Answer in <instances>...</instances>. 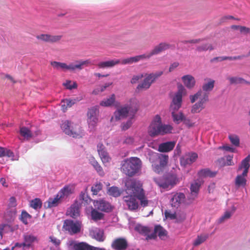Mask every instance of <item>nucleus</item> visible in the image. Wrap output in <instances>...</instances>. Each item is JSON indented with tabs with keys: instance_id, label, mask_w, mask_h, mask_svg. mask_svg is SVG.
<instances>
[{
	"instance_id": "nucleus-63",
	"label": "nucleus",
	"mask_w": 250,
	"mask_h": 250,
	"mask_svg": "<svg viewBox=\"0 0 250 250\" xmlns=\"http://www.w3.org/2000/svg\"><path fill=\"white\" fill-rule=\"evenodd\" d=\"M240 32L241 33L245 34L250 33V28L244 26H241L240 27Z\"/></svg>"
},
{
	"instance_id": "nucleus-17",
	"label": "nucleus",
	"mask_w": 250,
	"mask_h": 250,
	"mask_svg": "<svg viewBox=\"0 0 250 250\" xmlns=\"http://www.w3.org/2000/svg\"><path fill=\"white\" fill-rule=\"evenodd\" d=\"M97 149L103 163L105 165L106 164L109 163L111 159L104 146L102 143H99L97 145Z\"/></svg>"
},
{
	"instance_id": "nucleus-56",
	"label": "nucleus",
	"mask_w": 250,
	"mask_h": 250,
	"mask_svg": "<svg viewBox=\"0 0 250 250\" xmlns=\"http://www.w3.org/2000/svg\"><path fill=\"white\" fill-rule=\"evenodd\" d=\"M99 113V110L98 108L96 106L92 107L89 109H88L87 112V117H93V116H98Z\"/></svg>"
},
{
	"instance_id": "nucleus-59",
	"label": "nucleus",
	"mask_w": 250,
	"mask_h": 250,
	"mask_svg": "<svg viewBox=\"0 0 250 250\" xmlns=\"http://www.w3.org/2000/svg\"><path fill=\"white\" fill-rule=\"evenodd\" d=\"M132 124L131 120H128L126 122L122 124V129L123 130H126L130 128Z\"/></svg>"
},
{
	"instance_id": "nucleus-27",
	"label": "nucleus",
	"mask_w": 250,
	"mask_h": 250,
	"mask_svg": "<svg viewBox=\"0 0 250 250\" xmlns=\"http://www.w3.org/2000/svg\"><path fill=\"white\" fill-rule=\"evenodd\" d=\"M74 247L75 250H105L104 248L95 247L84 242L76 244Z\"/></svg>"
},
{
	"instance_id": "nucleus-28",
	"label": "nucleus",
	"mask_w": 250,
	"mask_h": 250,
	"mask_svg": "<svg viewBox=\"0 0 250 250\" xmlns=\"http://www.w3.org/2000/svg\"><path fill=\"white\" fill-rule=\"evenodd\" d=\"M24 242L21 244L22 247H26L29 248L31 247L32 244L36 241H37V238L31 234H26L23 236Z\"/></svg>"
},
{
	"instance_id": "nucleus-62",
	"label": "nucleus",
	"mask_w": 250,
	"mask_h": 250,
	"mask_svg": "<svg viewBox=\"0 0 250 250\" xmlns=\"http://www.w3.org/2000/svg\"><path fill=\"white\" fill-rule=\"evenodd\" d=\"M246 56L245 55H239L236 56H227V60L232 61V60H241L243 58H245Z\"/></svg>"
},
{
	"instance_id": "nucleus-57",
	"label": "nucleus",
	"mask_w": 250,
	"mask_h": 250,
	"mask_svg": "<svg viewBox=\"0 0 250 250\" xmlns=\"http://www.w3.org/2000/svg\"><path fill=\"white\" fill-rule=\"evenodd\" d=\"M134 143V139L131 136L125 137L123 140L122 143L125 145H132Z\"/></svg>"
},
{
	"instance_id": "nucleus-31",
	"label": "nucleus",
	"mask_w": 250,
	"mask_h": 250,
	"mask_svg": "<svg viewBox=\"0 0 250 250\" xmlns=\"http://www.w3.org/2000/svg\"><path fill=\"white\" fill-rule=\"evenodd\" d=\"M200 186V184L196 181L191 184L190 189L191 195L193 196L192 199H194L195 198L197 197Z\"/></svg>"
},
{
	"instance_id": "nucleus-60",
	"label": "nucleus",
	"mask_w": 250,
	"mask_h": 250,
	"mask_svg": "<svg viewBox=\"0 0 250 250\" xmlns=\"http://www.w3.org/2000/svg\"><path fill=\"white\" fill-rule=\"evenodd\" d=\"M233 155H228L226 157V162L225 165L227 166H233L234 163L232 161Z\"/></svg>"
},
{
	"instance_id": "nucleus-41",
	"label": "nucleus",
	"mask_w": 250,
	"mask_h": 250,
	"mask_svg": "<svg viewBox=\"0 0 250 250\" xmlns=\"http://www.w3.org/2000/svg\"><path fill=\"white\" fill-rule=\"evenodd\" d=\"M208 237V234H203L198 235L196 239L194 240L193 245L194 246H198L205 242Z\"/></svg>"
},
{
	"instance_id": "nucleus-20",
	"label": "nucleus",
	"mask_w": 250,
	"mask_h": 250,
	"mask_svg": "<svg viewBox=\"0 0 250 250\" xmlns=\"http://www.w3.org/2000/svg\"><path fill=\"white\" fill-rule=\"evenodd\" d=\"M80 204L78 201H75L67 209L66 215L70 217L76 218L80 215Z\"/></svg>"
},
{
	"instance_id": "nucleus-52",
	"label": "nucleus",
	"mask_w": 250,
	"mask_h": 250,
	"mask_svg": "<svg viewBox=\"0 0 250 250\" xmlns=\"http://www.w3.org/2000/svg\"><path fill=\"white\" fill-rule=\"evenodd\" d=\"M94 238L99 242L104 241V232L100 230H96L94 232Z\"/></svg>"
},
{
	"instance_id": "nucleus-30",
	"label": "nucleus",
	"mask_w": 250,
	"mask_h": 250,
	"mask_svg": "<svg viewBox=\"0 0 250 250\" xmlns=\"http://www.w3.org/2000/svg\"><path fill=\"white\" fill-rule=\"evenodd\" d=\"M90 163L100 176L104 175V173L103 168L94 157L90 159Z\"/></svg>"
},
{
	"instance_id": "nucleus-44",
	"label": "nucleus",
	"mask_w": 250,
	"mask_h": 250,
	"mask_svg": "<svg viewBox=\"0 0 250 250\" xmlns=\"http://www.w3.org/2000/svg\"><path fill=\"white\" fill-rule=\"evenodd\" d=\"M7 156L8 157H14L13 152L6 148L0 146V157Z\"/></svg>"
},
{
	"instance_id": "nucleus-40",
	"label": "nucleus",
	"mask_w": 250,
	"mask_h": 250,
	"mask_svg": "<svg viewBox=\"0 0 250 250\" xmlns=\"http://www.w3.org/2000/svg\"><path fill=\"white\" fill-rule=\"evenodd\" d=\"M115 101V95L113 94L111 95V96L107 98L106 99H104L101 102L100 104L103 106H109L112 105V104Z\"/></svg>"
},
{
	"instance_id": "nucleus-34",
	"label": "nucleus",
	"mask_w": 250,
	"mask_h": 250,
	"mask_svg": "<svg viewBox=\"0 0 250 250\" xmlns=\"http://www.w3.org/2000/svg\"><path fill=\"white\" fill-rule=\"evenodd\" d=\"M198 175L202 177H213L216 175V172L211 171L208 168L201 169L198 173Z\"/></svg>"
},
{
	"instance_id": "nucleus-24",
	"label": "nucleus",
	"mask_w": 250,
	"mask_h": 250,
	"mask_svg": "<svg viewBox=\"0 0 250 250\" xmlns=\"http://www.w3.org/2000/svg\"><path fill=\"white\" fill-rule=\"evenodd\" d=\"M175 146V142L169 141L159 145L158 150L161 152H167L172 150Z\"/></svg>"
},
{
	"instance_id": "nucleus-2",
	"label": "nucleus",
	"mask_w": 250,
	"mask_h": 250,
	"mask_svg": "<svg viewBox=\"0 0 250 250\" xmlns=\"http://www.w3.org/2000/svg\"><path fill=\"white\" fill-rule=\"evenodd\" d=\"M142 167V162L140 158L131 157L122 161L121 170L126 175L132 177L141 170Z\"/></svg>"
},
{
	"instance_id": "nucleus-64",
	"label": "nucleus",
	"mask_w": 250,
	"mask_h": 250,
	"mask_svg": "<svg viewBox=\"0 0 250 250\" xmlns=\"http://www.w3.org/2000/svg\"><path fill=\"white\" fill-rule=\"evenodd\" d=\"M165 216L167 218H169L171 219H175L177 218L175 213H171L170 212L167 211L165 212Z\"/></svg>"
},
{
	"instance_id": "nucleus-33",
	"label": "nucleus",
	"mask_w": 250,
	"mask_h": 250,
	"mask_svg": "<svg viewBox=\"0 0 250 250\" xmlns=\"http://www.w3.org/2000/svg\"><path fill=\"white\" fill-rule=\"evenodd\" d=\"M154 231L156 235L162 240L165 239L167 237V231L160 225L155 226Z\"/></svg>"
},
{
	"instance_id": "nucleus-46",
	"label": "nucleus",
	"mask_w": 250,
	"mask_h": 250,
	"mask_svg": "<svg viewBox=\"0 0 250 250\" xmlns=\"http://www.w3.org/2000/svg\"><path fill=\"white\" fill-rule=\"evenodd\" d=\"M30 205L34 209H38L42 208V202L40 199L35 198L30 201Z\"/></svg>"
},
{
	"instance_id": "nucleus-58",
	"label": "nucleus",
	"mask_w": 250,
	"mask_h": 250,
	"mask_svg": "<svg viewBox=\"0 0 250 250\" xmlns=\"http://www.w3.org/2000/svg\"><path fill=\"white\" fill-rule=\"evenodd\" d=\"M80 199L82 200V203H84L86 204H89L91 199L88 197V196L84 193L81 192L80 195Z\"/></svg>"
},
{
	"instance_id": "nucleus-22",
	"label": "nucleus",
	"mask_w": 250,
	"mask_h": 250,
	"mask_svg": "<svg viewBox=\"0 0 250 250\" xmlns=\"http://www.w3.org/2000/svg\"><path fill=\"white\" fill-rule=\"evenodd\" d=\"M185 198V195L183 193H175L170 199L171 205L172 207L178 208L182 203H184Z\"/></svg>"
},
{
	"instance_id": "nucleus-3",
	"label": "nucleus",
	"mask_w": 250,
	"mask_h": 250,
	"mask_svg": "<svg viewBox=\"0 0 250 250\" xmlns=\"http://www.w3.org/2000/svg\"><path fill=\"white\" fill-rule=\"evenodd\" d=\"M250 167V155H249L244 159L239 165L237 172L242 171V173L238 174L235 177L234 184L237 188H244L247 185V177Z\"/></svg>"
},
{
	"instance_id": "nucleus-48",
	"label": "nucleus",
	"mask_w": 250,
	"mask_h": 250,
	"mask_svg": "<svg viewBox=\"0 0 250 250\" xmlns=\"http://www.w3.org/2000/svg\"><path fill=\"white\" fill-rule=\"evenodd\" d=\"M235 208L234 207L233 211L232 212H230L229 211H226L224 214L222 215L218 220L219 223H222L226 220L229 219L230 218L233 212L235 211Z\"/></svg>"
},
{
	"instance_id": "nucleus-47",
	"label": "nucleus",
	"mask_w": 250,
	"mask_h": 250,
	"mask_svg": "<svg viewBox=\"0 0 250 250\" xmlns=\"http://www.w3.org/2000/svg\"><path fill=\"white\" fill-rule=\"evenodd\" d=\"M214 49V48L212 46V45L210 43H205L204 44H202L201 45L198 46L196 47V50L198 52H203V51H206L208 50H212Z\"/></svg>"
},
{
	"instance_id": "nucleus-29",
	"label": "nucleus",
	"mask_w": 250,
	"mask_h": 250,
	"mask_svg": "<svg viewBox=\"0 0 250 250\" xmlns=\"http://www.w3.org/2000/svg\"><path fill=\"white\" fill-rule=\"evenodd\" d=\"M61 198L60 196L58 194L54 198H49L48 201L44 203V207L46 208L56 207Z\"/></svg>"
},
{
	"instance_id": "nucleus-37",
	"label": "nucleus",
	"mask_w": 250,
	"mask_h": 250,
	"mask_svg": "<svg viewBox=\"0 0 250 250\" xmlns=\"http://www.w3.org/2000/svg\"><path fill=\"white\" fill-rule=\"evenodd\" d=\"M173 127L169 125L160 124V135H163L166 134L171 133Z\"/></svg>"
},
{
	"instance_id": "nucleus-36",
	"label": "nucleus",
	"mask_w": 250,
	"mask_h": 250,
	"mask_svg": "<svg viewBox=\"0 0 250 250\" xmlns=\"http://www.w3.org/2000/svg\"><path fill=\"white\" fill-rule=\"evenodd\" d=\"M107 192L109 195L114 197H117L121 195L122 193V190L117 187L112 186L108 189Z\"/></svg>"
},
{
	"instance_id": "nucleus-53",
	"label": "nucleus",
	"mask_w": 250,
	"mask_h": 250,
	"mask_svg": "<svg viewBox=\"0 0 250 250\" xmlns=\"http://www.w3.org/2000/svg\"><path fill=\"white\" fill-rule=\"evenodd\" d=\"M135 230L138 231L139 233L145 234L146 235H147L149 232V230L147 227L141 225L137 226L135 227Z\"/></svg>"
},
{
	"instance_id": "nucleus-10",
	"label": "nucleus",
	"mask_w": 250,
	"mask_h": 250,
	"mask_svg": "<svg viewBox=\"0 0 250 250\" xmlns=\"http://www.w3.org/2000/svg\"><path fill=\"white\" fill-rule=\"evenodd\" d=\"M163 74V72L160 71L155 73H151L148 75L144 80L143 82L137 86V89L139 90H146L148 89L151 84Z\"/></svg>"
},
{
	"instance_id": "nucleus-13",
	"label": "nucleus",
	"mask_w": 250,
	"mask_h": 250,
	"mask_svg": "<svg viewBox=\"0 0 250 250\" xmlns=\"http://www.w3.org/2000/svg\"><path fill=\"white\" fill-rule=\"evenodd\" d=\"M171 47L172 45L169 43L166 42H162L156 45L149 53L145 54L146 59H148L152 56L159 54L166 50L169 49Z\"/></svg>"
},
{
	"instance_id": "nucleus-21",
	"label": "nucleus",
	"mask_w": 250,
	"mask_h": 250,
	"mask_svg": "<svg viewBox=\"0 0 250 250\" xmlns=\"http://www.w3.org/2000/svg\"><path fill=\"white\" fill-rule=\"evenodd\" d=\"M199 101L193 104L191 109V112L192 113H199L205 107V104L209 100L203 98L201 96H199Z\"/></svg>"
},
{
	"instance_id": "nucleus-23",
	"label": "nucleus",
	"mask_w": 250,
	"mask_h": 250,
	"mask_svg": "<svg viewBox=\"0 0 250 250\" xmlns=\"http://www.w3.org/2000/svg\"><path fill=\"white\" fill-rule=\"evenodd\" d=\"M120 63L119 59H113L104 62H101L98 63L97 66L99 68H107L113 67Z\"/></svg>"
},
{
	"instance_id": "nucleus-38",
	"label": "nucleus",
	"mask_w": 250,
	"mask_h": 250,
	"mask_svg": "<svg viewBox=\"0 0 250 250\" xmlns=\"http://www.w3.org/2000/svg\"><path fill=\"white\" fill-rule=\"evenodd\" d=\"M173 121L177 124H179L180 122H183L185 119V115L182 112L176 113V111H171Z\"/></svg>"
},
{
	"instance_id": "nucleus-26",
	"label": "nucleus",
	"mask_w": 250,
	"mask_h": 250,
	"mask_svg": "<svg viewBox=\"0 0 250 250\" xmlns=\"http://www.w3.org/2000/svg\"><path fill=\"white\" fill-rule=\"evenodd\" d=\"M182 81L185 85L189 89L193 88L196 83L195 78L191 75H184L182 77Z\"/></svg>"
},
{
	"instance_id": "nucleus-19",
	"label": "nucleus",
	"mask_w": 250,
	"mask_h": 250,
	"mask_svg": "<svg viewBox=\"0 0 250 250\" xmlns=\"http://www.w3.org/2000/svg\"><path fill=\"white\" fill-rule=\"evenodd\" d=\"M93 204L98 210L102 211L108 212L112 210L111 205L108 202L104 200L94 201Z\"/></svg>"
},
{
	"instance_id": "nucleus-14",
	"label": "nucleus",
	"mask_w": 250,
	"mask_h": 250,
	"mask_svg": "<svg viewBox=\"0 0 250 250\" xmlns=\"http://www.w3.org/2000/svg\"><path fill=\"white\" fill-rule=\"evenodd\" d=\"M198 158V154L195 152H188L185 154L180 159V165L186 167L195 162Z\"/></svg>"
},
{
	"instance_id": "nucleus-6",
	"label": "nucleus",
	"mask_w": 250,
	"mask_h": 250,
	"mask_svg": "<svg viewBox=\"0 0 250 250\" xmlns=\"http://www.w3.org/2000/svg\"><path fill=\"white\" fill-rule=\"evenodd\" d=\"M155 183L163 188H171L178 184L180 180L176 174L168 173L161 179H154Z\"/></svg>"
},
{
	"instance_id": "nucleus-35",
	"label": "nucleus",
	"mask_w": 250,
	"mask_h": 250,
	"mask_svg": "<svg viewBox=\"0 0 250 250\" xmlns=\"http://www.w3.org/2000/svg\"><path fill=\"white\" fill-rule=\"evenodd\" d=\"M20 133L26 140H29L34 136L31 130L25 126L21 127Z\"/></svg>"
},
{
	"instance_id": "nucleus-9",
	"label": "nucleus",
	"mask_w": 250,
	"mask_h": 250,
	"mask_svg": "<svg viewBox=\"0 0 250 250\" xmlns=\"http://www.w3.org/2000/svg\"><path fill=\"white\" fill-rule=\"evenodd\" d=\"M82 226V222L80 221L66 220L64 221L62 229L68 231L71 235H73L81 231Z\"/></svg>"
},
{
	"instance_id": "nucleus-54",
	"label": "nucleus",
	"mask_w": 250,
	"mask_h": 250,
	"mask_svg": "<svg viewBox=\"0 0 250 250\" xmlns=\"http://www.w3.org/2000/svg\"><path fill=\"white\" fill-rule=\"evenodd\" d=\"M98 121V116L87 117V122L89 127H94L97 125Z\"/></svg>"
},
{
	"instance_id": "nucleus-32",
	"label": "nucleus",
	"mask_w": 250,
	"mask_h": 250,
	"mask_svg": "<svg viewBox=\"0 0 250 250\" xmlns=\"http://www.w3.org/2000/svg\"><path fill=\"white\" fill-rule=\"evenodd\" d=\"M228 79L229 80V83L231 84H237L240 83L250 84V82L247 81L246 80L241 77H232L228 78Z\"/></svg>"
},
{
	"instance_id": "nucleus-11",
	"label": "nucleus",
	"mask_w": 250,
	"mask_h": 250,
	"mask_svg": "<svg viewBox=\"0 0 250 250\" xmlns=\"http://www.w3.org/2000/svg\"><path fill=\"white\" fill-rule=\"evenodd\" d=\"M161 118L160 115H156L148 127L147 132L151 137H155L160 135V124Z\"/></svg>"
},
{
	"instance_id": "nucleus-43",
	"label": "nucleus",
	"mask_w": 250,
	"mask_h": 250,
	"mask_svg": "<svg viewBox=\"0 0 250 250\" xmlns=\"http://www.w3.org/2000/svg\"><path fill=\"white\" fill-rule=\"evenodd\" d=\"M12 229L11 226L8 224H0V240L3 238V232H8L9 230H12Z\"/></svg>"
},
{
	"instance_id": "nucleus-45",
	"label": "nucleus",
	"mask_w": 250,
	"mask_h": 250,
	"mask_svg": "<svg viewBox=\"0 0 250 250\" xmlns=\"http://www.w3.org/2000/svg\"><path fill=\"white\" fill-rule=\"evenodd\" d=\"M72 193V188L70 186H66L62 188L60 194V197L62 198L64 196H67Z\"/></svg>"
},
{
	"instance_id": "nucleus-8",
	"label": "nucleus",
	"mask_w": 250,
	"mask_h": 250,
	"mask_svg": "<svg viewBox=\"0 0 250 250\" xmlns=\"http://www.w3.org/2000/svg\"><path fill=\"white\" fill-rule=\"evenodd\" d=\"M185 93L186 89L181 84L178 85V91L173 97L170 104V110L176 111L179 110L182 105L183 95Z\"/></svg>"
},
{
	"instance_id": "nucleus-61",
	"label": "nucleus",
	"mask_w": 250,
	"mask_h": 250,
	"mask_svg": "<svg viewBox=\"0 0 250 250\" xmlns=\"http://www.w3.org/2000/svg\"><path fill=\"white\" fill-rule=\"evenodd\" d=\"M49 239L50 241L56 246H58L61 244V241L54 236H50Z\"/></svg>"
},
{
	"instance_id": "nucleus-4",
	"label": "nucleus",
	"mask_w": 250,
	"mask_h": 250,
	"mask_svg": "<svg viewBox=\"0 0 250 250\" xmlns=\"http://www.w3.org/2000/svg\"><path fill=\"white\" fill-rule=\"evenodd\" d=\"M90 64H91V61L89 59L84 61H76L74 63H70L69 64L56 61L51 62V65L56 69L61 68L62 70L70 71H75L76 70H81L83 69L84 66H88Z\"/></svg>"
},
{
	"instance_id": "nucleus-16",
	"label": "nucleus",
	"mask_w": 250,
	"mask_h": 250,
	"mask_svg": "<svg viewBox=\"0 0 250 250\" xmlns=\"http://www.w3.org/2000/svg\"><path fill=\"white\" fill-rule=\"evenodd\" d=\"M36 38L45 42L56 43L59 42L62 38V35H53L49 34H41L36 36Z\"/></svg>"
},
{
	"instance_id": "nucleus-18",
	"label": "nucleus",
	"mask_w": 250,
	"mask_h": 250,
	"mask_svg": "<svg viewBox=\"0 0 250 250\" xmlns=\"http://www.w3.org/2000/svg\"><path fill=\"white\" fill-rule=\"evenodd\" d=\"M128 246L127 240L122 237L116 238L111 244V247L115 250H125Z\"/></svg>"
},
{
	"instance_id": "nucleus-5",
	"label": "nucleus",
	"mask_w": 250,
	"mask_h": 250,
	"mask_svg": "<svg viewBox=\"0 0 250 250\" xmlns=\"http://www.w3.org/2000/svg\"><path fill=\"white\" fill-rule=\"evenodd\" d=\"M61 128L65 134L73 138L79 139L84 135L83 130L80 125L68 120L62 123Z\"/></svg>"
},
{
	"instance_id": "nucleus-50",
	"label": "nucleus",
	"mask_w": 250,
	"mask_h": 250,
	"mask_svg": "<svg viewBox=\"0 0 250 250\" xmlns=\"http://www.w3.org/2000/svg\"><path fill=\"white\" fill-rule=\"evenodd\" d=\"M32 216L25 211H22L21 216V220L25 225L28 224V220H30Z\"/></svg>"
},
{
	"instance_id": "nucleus-39",
	"label": "nucleus",
	"mask_w": 250,
	"mask_h": 250,
	"mask_svg": "<svg viewBox=\"0 0 250 250\" xmlns=\"http://www.w3.org/2000/svg\"><path fill=\"white\" fill-rule=\"evenodd\" d=\"M75 102L71 100L65 99L62 100L61 102V108L63 112H65L68 108L71 107Z\"/></svg>"
},
{
	"instance_id": "nucleus-25",
	"label": "nucleus",
	"mask_w": 250,
	"mask_h": 250,
	"mask_svg": "<svg viewBox=\"0 0 250 250\" xmlns=\"http://www.w3.org/2000/svg\"><path fill=\"white\" fill-rule=\"evenodd\" d=\"M144 59H146L145 54L123 59L120 61V63L122 64H132Z\"/></svg>"
},
{
	"instance_id": "nucleus-51",
	"label": "nucleus",
	"mask_w": 250,
	"mask_h": 250,
	"mask_svg": "<svg viewBox=\"0 0 250 250\" xmlns=\"http://www.w3.org/2000/svg\"><path fill=\"white\" fill-rule=\"evenodd\" d=\"M229 138L232 144L236 146H239L240 139L237 135L235 134H230L229 136Z\"/></svg>"
},
{
	"instance_id": "nucleus-1",
	"label": "nucleus",
	"mask_w": 250,
	"mask_h": 250,
	"mask_svg": "<svg viewBox=\"0 0 250 250\" xmlns=\"http://www.w3.org/2000/svg\"><path fill=\"white\" fill-rule=\"evenodd\" d=\"M125 187L128 195L124 196L123 200L128 210L136 211L138 209L139 205L137 199L140 201L141 206H148V200L140 182L134 179H128L125 182Z\"/></svg>"
},
{
	"instance_id": "nucleus-12",
	"label": "nucleus",
	"mask_w": 250,
	"mask_h": 250,
	"mask_svg": "<svg viewBox=\"0 0 250 250\" xmlns=\"http://www.w3.org/2000/svg\"><path fill=\"white\" fill-rule=\"evenodd\" d=\"M138 110L137 107H134L125 106L118 109L114 112V117L116 120H119L121 119L125 118L127 116L129 112L131 113L133 115L135 114Z\"/></svg>"
},
{
	"instance_id": "nucleus-7",
	"label": "nucleus",
	"mask_w": 250,
	"mask_h": 250,
	"mask_svg": "<svg viewBox=\"0 0 250 250\" xmlns=\"http://www.w3.org/2000/svg\"><path fill=\"white\" fill-rule=\"evenodd\" d=\"M215 81L208 79V82L204 83L202 86V89L199 90L196 94L190 96V100L191 103H194L199 96H201L209 100V92L212 90L214 87Z\"/></svg>"
},
{
	"instance_id": "nucleus-55",
	"label": "nucleus",
	"mask_w": 250,
	"mask_h": 250,
	"mask_svg": "<svg viewBox=\"0 0 250 250\" xmlns=\"http://www.w3.org/2000/svg\"><path fill=\"white\" fill-rule=\"evenodd\" d=\"M63 85L67 89L69 90L77 88L78 87L77 83L76 82H72L70 80L66 81L65 83H63Z\"/></svg>"
},
{
	"instance_id": "nucleus-42",
	"label": "nucleus",
	"mask_w": 250,
	"mask_h": 250,
	"mask_svg": "<svg viewBox=\"0 0 250 250\" xmlns=\"http://www.w3.org/2000/svg\"><path fill=\"white\" fill-rule=\"evenodd\" d=\"M91 218L94 221H98L103 218L104 214L98 211L96 209H92L91 211Z\"/></svg>"
},
{
	"instance_id": "nucleus-15",
	"label": "nucleus",
	"mask_w": 250,
	"mask_h": 250,
	"mask_svg": "<svg viewBox=\"0 0 250 250\" xmlns=\"http://www.w3.org/2000/svg\"><path fill=\"white\" fill-rule=\"evenodd\" d=\"M168 160V156L167 155H161L158 156L159 164L153 163L152 165L153 170L157 173L162 172L167 164Z\"/></svg>"
},
{
	"instance_id": "nucleus-49",
	"label": "nucleus",
	"mask_w": 250,
	"mask_h": 250,
	"mask_svg": "<svg viewBox=\"0 0 250 250\" xmlns=\"http://www.w3.org/2000/svg\"><path fill=\"white\" fill-rule=\"evenodd\" d=\"M103 185L101 183H96L91 187V191L93 195H97L102 189Z\"/></svg>"
}]
</instances>
